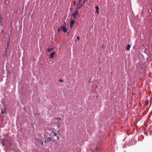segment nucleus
I'll return each instance as SVG.
<instances>
[{
  "mask_svg": "<svg viewBox=\"0 0 152 152\" xmlns=\"http://www.w3.org/2000/svg\"><path fill=\"white\" fill-rule=\"evenodd\" d=\"M2 19H1V18H0V24H1V25H2Z\"/></svg>",
  "mask_w": 152,
  "mask_h": 152,
  "instance_id": "f8f14e48",
  "label": "nucleus"
},
{
  "mask_svg": "<svg viewBox=\"0 0 152 152\" xmlns=\"http://www.w3.org/2000/svg\"><path fill=\"white\" fill-rule=\"evenodd\" d=\"M55 53V52H53L50 55V58H52L53 57V56L54 55Z\"/></svg>",
  "mask_w": 152,
  "mask_h": 152,
  "instance_id": "39448f33",
  "label": "nucleus"
},
{
  "mask_svg": "<svg viewBox=\"0 0 152 152\" xmlns=\"http://www.w3.org/2000/svg\"><path fill=\"white\" fill-rule=\"evenodd\" d=\"M63 30V31L64 32H66L67 31V29H62Z\"/></svg>",
  "mask_w": 152,
  "mask_h": 152,
  "instance_id": "9b49d317",
  "label": "nucleus"
},
{
  "mask_svg": "<svg viewBox=\"0 0 152 152\" xmlns=\"http://www.w3.org/2000/svg\"><path fill=\"white\" fill-rule=\"evenodd\" d=\"M130 47H131V45L129 44H128L127 45V46L126 47V50L127 51H129L130 48Z\"/></svg>",
  "mask_w": 152,
  "mask_h": 152,
  "instance_id": "0eeeda50",
  "label": "nucleus"
},
{
  "mask_svg": "<svg viewBox=\"0 0 152 152\" xmlns=\"http://www.w3.org/2000/svg\"><path fill=\"white\" fill-rule=\"evenodd\" d=\"M96 150H97V148H96Z\"/></svg>",
  "mask_w": 152,
  "mask_h": 152,
  "instance_id": "a878e982",
  "label": "nucleus"
},
{
  "mask_svg": "<svg viewBox=\"0 0 152 152\" xmlns=\"http://www.w3.org/2000/svg\"><path fill=\"white\" fill-rule=\"evenodd\" d=\"M1 113L2 114H4L5 113H6V111L4 109L3 110L2 109L1 110Z\"/></svg>",
  "mask_w": 152,
  "mask_h": 152,
  "instance_id": "1a4fd4ad",
  "label": "nucleus"
},
{
  "mask_svg": "<svg viewBox=\"0 0 152 152\" xmlns=\"http://www.w3.org/2000/svg\"><path fill=\"white\" fill-rule=\"evenodd\" d=\"M86 0H85V1H84L83 3H85L86 2Z\"/></svg>",
  "mask_w": 152,
  "mask_h": 152,
  "instance_id": "5701e85b",
  "label": "nucleus"
},
{
  "mask_svg": "<svg viewBox=\"0 0 152 152\" xmlns=\"http://www.w3.org/2000/svg\"><path fill=\"white\" fill-rule=\"evenodd\" d=\"M41 144L42 145H44V143H43V142L42 141V142H41Z\"/></svg>",
  "mask_w": 152,
  "mask_h": 152,
  "instance_id": "a211bd4d",
  "label": "nucleus"
},
{
  "mask_svg": "<svg viewBox=\"0 0 152 152\" xmlns=\"http://www.w3.org/2000/svg\"><path fill=\"white\" fill-rule=\"evenodd\" d=\"M56 120H57L58 121V123H60L61 121V119L60 118H56L55 119Z\"/></svg>",
  "mask_w": 152,
  "mask_h": 152,
  "instance_id": "6e6552de",
  "label": "nucleus"
},
{
  "mask_svg": "<svg viewBox=\"0 0 152 152\" xmlns=\"http://www.w3.org/2000/svg\"><path fill=\"white\" fill-rule=\"evenodd\" d=\"M82 0H79V4L82 1Z\"/></svg>",
  "mask_w": 152,
  "mask_h": 152,
  "instance_id": "6ab92c4d",
  "label": "nucleus"
},
{
  "mask_svg": "<svg viewBox=\"0 0 152 152\" xmlns=\"http://www.w3.org/2000/svg\"><path fill=\"white\" fill-rule=\"evenodd\" d=\"M77 39L78 40H79L80 39V37H79V36H77Z\"/></svg>",
  "mask_w": 152,
  "mask_h": 152,
  "instance_id": "dca6fc26",
  "label": "nucleus"
},
{
  "mask_svg": "<svg viewBox=\"0 0 152 152\" xmlns=\"http://www.w3.org/2000/svg\"><path fill=\"white\" fill-rule=\"evenodd\" d=\"M52 138L50 137H48L47 138V140H45V143H47L49 142L51 140H52Z\"/></svg>",
  "mask_w": 152,
  "mask_h": 152,
  "instance_id": "f257e3e1",
  "label": "nucleus"
},
{
  "mask_svg": "<svg viewBox=\"0 0 152 152\" xmlns=\"http://www.w3.org/2000/svg\"><path fill=\"white\" fill-rule=\"evenodd\" d=\"M146 104H148V101H147V102L146 101Z\"/></svg>",
  "mask_w": 152,
  "mask_h": 152,
  "instance_id": "412c9836",
  "label": "nucleus"
},
{
  "mask_svg": "<svg viewBox=\"0 0 152 152\" xmlns=\"http://www.w3.org/2000/svg\"><path fill=\"white\" fill-rule=\"evenodd\" d=\"M95 8L96 9V12L98 14H99V7L98 6H96L95 7Z\"/></svg>",
  "mask_w": 152,
  "mask_h": 152,
  "instance_id": "20e7f679",
  "label": "nucleus"
},
{
  "mask_svg": "<svg viewBox=\"0 0 152 152\" xmlns=\"http://www.w3.org/2000/svg\"><path fill=\"white\" fill-rule=\"evenodd\" d=\"M62 28L64 29V28H65V27H62Z\"/></svg>",
  "mask_w": 152,
  "mask_h": 152,
  "instance_id": "b1692460",
  "label": "nucleus"
},
{
  "mask_svg": "<svg viewBox=\"0 0 152 152\" xmlns=\"http://www.w3.org/2000/svg\"><path fill=\"white\" fill-rule=\"evenodd\" d=\"M54 136H57V134H56V133H54Z\"/></svg>",
  "mask_w": 152,
  "mask_h": 152,
  "instance_id": "f3484780",
  "label": "nucleus"
},
{
  "mask_svg": "<svg viewBox=\"0 0 152 152\" xmlns=\"http://www.w3.org/2000/svg\"><path fill=\"white\" fill-rule=\"evenodd\" d=\"M72 9H73V8H70V10H72Z\"/></svg>",
  "mask_w": 152,
  "mask_h": 152,
  "instance_id": "4be33fe9",
  "label": "nucleus"
},
{
  "mask_svg": "<svg viewBox=\"0 0 152 152\" xmlns=\"http://www.w3.org/2000/svg\"><path fill=\"white\" fill-rule=\"evenodd\" d=\"M78 14L77 10H76L75 12L72 14V15L74 18H76V16Z\"/></svg>",
  "mask_w": 152,
  "mask_h": 152,
  "instance_id": "f03ea898",
  "label": "nucleus"
},
{
  "mask_svg": "<svg viewBox=\"0 0 152 152\" xmlns=\"http://www.w3.org/2000/svg\"><path fill=\"white\" fill-rule=\"evenodd\" d=\"M63 80H62V79H60L59 80V81L60 82H63Z\"/></svg>",
  "mask_w": 152,
  "mask_h": 152,
  "instance_id": "ddd939ff",
  "label": "nucleus"
},
{
  "mask_svg": "<svg viewBox=\"0 0 152 152\" xmlns=\"http://www.w3.org/2000/svg\"><path fill=\"white\" fill-rule=\"evenodd\" d=\"M75 23V21L73 20H71L70 23V26L71 28H72V26H73Z\"/></svg>",
  "mask_w": 152,
  "mask_h": 152,
  "instance_id": "7ed1b4c3",
  "label": "nucleus"
},
{
  "mask_svg": "<svg viewBox=\"0 0 152 152\" xmlns=\"http://www.w3.org/2000/svg\"><path fill=\"white\" fill-rule=\"evenodd\" d=\"M57 139H58V140H59V139H60L59 137H58V136H57Z\"/></svg>",
  "mask_w": 152,
  "mask_h": 152,
  "instance_id": "2eb2a0df",
  "label": "nucleus"
},
{
  "mask_svg": "<svg viewBox=\"0 0 152 152\" xmlns=\"http://www.w3.org/2000/svg\"><path fill=\"white\" fill-rule=\"evenodd\" d=\"M62 29H58V31L59 33L60 31H61Z\"/></svg>",
  "mask_w": 152,
  "mask_h": 152,
  "instance_id": "4468645a",
  "label": "nucleus"
},
{
  "mask_svg": "<svg viewBox=\"0 0 152 152\" xmlns=\"http://www.w3.org/2000/svg\"><path fill=\"white\" fill-rule=\"evenodd\" d=\"M73 4H74V5H75V4L76 2H75V1H74V2Z\"/></svg>",
  "mask_w": 152,
  "mask_h": 152,
  "instance_id": "aec40b11",
  "label": "nucleus"
},
{
  "mask_svg": "<svg viewBox=\"0 0 152 152\" xmlns=\"http://www.w3.org/2000/svg\"><path fill=\"white\" fill-rule=\"evenodd\" d=\"M61 26L60 27V28H61Z\"/></svg>",
  "mask_w": 152,
  "mask_h": 152,
  "instance_id": "393cba45",
  "label": "nucleus"
},
{
  "mask_svg": "<svg viewBox=\"0 0 152 152\" xmlns=\"http://www.w3.org/2000/svg\"><path fill=\"white\" fill-rule=\"evenodd\" d=\"M9 41H8L7 42V45L5 47V49H6V51L7 50V48H8L9 46Z\"/></svg>",
  "mask_w": 152,
  "mask_h": 152,
  "instance_id": "423d86ee",
  "label": "nucleus"
},
{
  "mask_svg": "<svg viewBox=\"0 0 152 152\" xmlns=\"http://www.w3.org/2000/svg\"><path fill=\"white\" fill-rule=\"evenodd\" d=\"M53 50V48H49L48 49L47 51L48 52H50L51 51Z\"/></svg>",
  "mask_w": 152,
  "mask_h": 152,
  "instance_id": "9d476101",
  "label": "nucleus"
}]
</instances>
